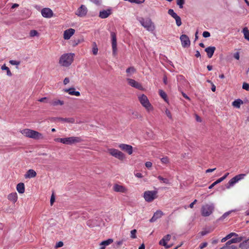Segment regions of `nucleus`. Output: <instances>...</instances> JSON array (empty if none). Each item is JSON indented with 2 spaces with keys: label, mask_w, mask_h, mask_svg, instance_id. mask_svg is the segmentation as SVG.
<instances>
[{
  "label": "nucleus",
  "mask_w": 249,
  "mask_h": 249,
  "mask_svg": "<svg viewBox=\"0 0 249 249\" xmlns=\"http://www.w3.org/2000/svg\"><path fill=\"white\" fill-rule=\"evenodd\" d=\"M20 132L24 136L35 140H42L44 139V136L42 133L30 129H24L20 130Z\"/></svg>",
  "instance_id": "obj_1"
},
{
  "label": "nucleus",
  "mask_w": 249,
  "mask_h": 249,
  "mask_svg": "<svg viewBox=\"0 0 249 249\" xmlns=\"http://www.w3.org/2000/svg\"><path fill=\"white\" fill-rule=\"evenodd\" d=\"M74 54L73 53H67L62 54L59 60V64L63 67L70 66L73 61Z\"/></svg>",
  "instance_id": "obj_2"
},
{
  "label": "nucleus",
  "mask_w": 249,
  "mask_h": 249,
  "mask_svg": "<svg viewBox=\"0 0 249 249\" xmlns=\"http://www.w3.org/2000/svg\"><path fill=\"white\" fill-rule=\"evenodd\" d=\"M214 210L213 204H205L201 208V214L204 217H207L211 215Z\"/></svg>",
  "instance_id": "obj_3"
},
{
  "label": "nucleus",
  "mask_w": 249,
  "mask_h": 249,
  "mask_svg": "<svg viewBox=\"0 0 249 249\" xmlns=\"http://www.w3.org/2000/svg\"><path fill=\"white\" fill-rule=\"evenodd\" d=\"M141 25L149 32H153L155 29V26L152 20L149 18L144 19L141 18L139 20Z\"/></svg>",
  "instance_id": "obj_4"
},
{
  "label": "nucleus",
  "mask_w": 249,
  "mask_h": 249,
  "mask_svg": "<svg viewBox=\"0 0 249 249\" xmlns=\"http://www.w3.org/2000/svg\"><path fill=\"white\" fill-rule=\"evenodd\" d=\"M139 100L142 106L144 107L148 111L152 110L153 107L150 103L147 96L144 94H142L139 96Z\"/></svg>",
  "instance_id": "obj_5"
},
{
  "label": "nucleus",
  "mask_w": 249,
  "mask_h": 249,
  "mask_svg": "<svg viewBox=\"0 0 249 249\" xmlns=\"http://www.w3.org/2000/svg\"><path fill=\"white\" fill-rule=\"evenodd\" d=\"M107 152L110 155L119 159L120 160H123L125 159L124 154L118 149L114 148H109L107 149Z\"/></svg>",
  "instance_id": "obj_6"
},
{
  "label": "nucleus",
  "mask_w": 249,
  "mask_h": 249,
  "mask_svg": "<svg viewBox=\"0 0 249 249\" xmlns=\"http://www.w3.org/2000/svg\"><path fill=\"white\" fill-rule=\"evenodd\" d=\"M157 191H146L143 194V197L146 201L151 202L157 197Z\"/></svg>",
  "instance_id": "obj_7"
},
{
  "label": "nucleus",
  "mask_w": 249,
  "mask_h": 249,
  "mask_svg": "<svg viewBox=\"0 0 249 249\" xmlns=\"http://www.w3.org/2000/svg\"><path fill=\"white\" fill-rule=\"evenodd\" d=\"M246 176L245 174H241L237 175L230 179L226 185L227 189H230L236 183L243 179Z\"/></svg>",
  "instance_id": "obj_8"
},
{
  "label": "nucleus",
  "mask_w": 249,
  "mask_h": 249,
  "mask_svg": "<svg viewBox=\"0 0 249 249\" xmlns=\"http://www.w3.org/2000/svg\"><path fill=\"white\" fill-rule=\"evenodd\" d=\"M82 141V139L79 137H70L64 138L63 143L68 145L81 142Z\"/></svg>",
  "instance_id": "obj_9"
},
{
  "label": "nucleus",
  "mask_w": 249,
  "mask_h": 249,
  "mask_svg": "<svg viewBox=\"0 0 249 249\" xmlns=\"http://www.w3.org/2000/svg\"><path fill=\"white\" fill-rule=\"evenodd\" d=\"M126 81L128 84L132 87L135 88L139 90H142L143 89V88L142 84L134 79L131 78H127Z\"/></svg>",
  "instance_id": "obj_10"
},
{
  "label": "nucleus",
  "mask_w": 249,
  "mask_h": 249,
  "mask_svg": "<svg viewBox=\"0 0 249 249\" xmlns=\"http://www.w3.org/2000/svg\"><path fill=\"white\" fill-rule=\"evenodd\" d=\"M111 37V44H112V52L113 53L115 54L117 51V38H116V34L114 32H111L110 34Z\"/></svg>",
  "instance_id": "obj_11"
},
{
  "label": "nucleus",
  "mask_w": 249,
  "mask_h": 249,
  "mask_svg": "<svg viewBox=\"0 0 249 249\" xmlns=\"http://www.w3.org/2000/svg\"><path fill=\"white\" fill-rule=\"evenodd\" d=\"M87 8L84 5H81L77 10L75 14L78 17H83L87 15Z\"/></svg>",
  "instance_id": "obj_12"
},
{
  "label": "nucleus",
  "mask_w": 249,
  "mask_h": 249,
  "mask_svg": "<svg viewBox=\"0 0 249 249\" xmlns=\"http://www.w3.org/2000/svg\"><path fill=\"white\" fill-rule=\"evenodd\" d=\"M182 46L184 48L189 47L190 45V41L187 36L182 35L180 37Z\"/></svg>",
  "instance_id": "obj_13"
},
{
  "label": "nucleus",
  "mask_w": 249,
  "mask_h": 249,
  "mask_svg": "<svg viewBox=\"0 0 249 249\" xmlns=\"http://www.w3.org/2000/svg\"><path fill=\"white\" fill-rule=\"evenodd\" d=\"M41 13L42 16L46 18H51L53 16V11L49 8H43Z\"/></svg>",
  "instance_id": "obj_14"
},
{
  "label": "nucleus",
  "mask_w": 249,
  "mask_h": 249,
  "mask_svg": "<svg viewBox=\"0 0 249 249\" xmlns=\"http://www.w3.org/2000/svg\"><path fill=\"white\" fill-rule=\"evenodd\" d=\"M119 147L121 150L126 152L129 155H131L133 153V147L130 145L122 143L119 145Z\"/></svg>",
  "instance_id": "obj_15"
},
{
  "label": "nucleus",
  "mask_w": 249,
  "mask_h": 249,
  "mask_svg": "<svg viewBox=\"0 0 249 249\" xmlns=\"http://www.w3.org/2000/svg\"><path fill=\"white\" fill-rule=\"evenodd\" d=\"M75 30L70 28L65 30L64 32L63 37L65 40L69 39L74 34Z\"/></svg>",
  "instance_id": "obj_16"
},
{
  "label": "nucleus",
  "mask_w": 249,
  "mask_h": 249,
  "mask_svg": "<svg viewBox=\"0 0 249 249\" xmlns=\"http://www.w3.org/2000/svg\"><path fill=\"white\" fill-rule=\"evenodd\" d=\"M114 191L116 192L125 193L127 192V189L124 186L118 184H115L113 186Z\"/></svg>",
  "instance_id": "obj_17"
},
{
  "label": "nucleus",
  "mask_w": 249,
  "mask_h": 249,
  "mask_svg": "<svg viewBox=\"0 0 249 249\" xmlns=\"http://www.w3.org/2000/svg\"><path fill=\"white\" fill-rule=\"evenodd\" d=\"M163 215V212L160 210L157 211L154 214L152 217L150 219V222L156 221L158 218H160Z\"/></svg>",
  "instance_id": "obj_18"
},
{
  "label": "nucleus",
  "mask_w": 249,
  "mask_h": 249,
  "mask_svg": "<svg viewBox=\"0 0 249 249\" xmlns=\"http://www.w3.org/2000/svg\"><path fill=\"white\" fill-rule=\"evenodd\" d=\"M111 14V10L107 9L101 11L99 13V17L101 18H106Z\"/></svg>",
  "instance_id": "obj_19"
},
{
  "label": "nucleus",
  "mask_w": 249,
  "mask_h": 249,
  "mask_svg": "<svg viewBox=\"0 0 249 249\" xmlns=\"http://www.w3.org/2000/svg\"><path fill=\"white\" fill-rule=\"evenodd\" d=\"M64 91L66 92H68L71 95H75L76 96H79L80 95V92L75 91L74 88H71L68 89H65L64 90Z\"/></svg>",
  "instance_id": "obj_20"
},
{
  "label": "nucleus",
  "mask_w": 249,
  "mask_h": 249,
  "mask_svg": "<svg viewBox=\"0 0 249 249\" xmlns=\"http://www.w3.org/2000/svg\"><path fill=\"white\" fill-rule=\"evenodd\" d=\"M36 173L33 169H29L27 171L26 173L24 175V177L26 178H30L36 177Z\"/></svg>",
  "instance_id": "obj_21"
},
{
  "label": "nucleus",
  "mask_w": 249,
  "mask_h": 249,
  "mask_svg": "<svg viewBox=\"0 0 249 249\" xmlns=\"http://www.w3.org/2000/svg\"><path fill=\"white\" fill-rule=\"evenodd\" d=\"M215 50V47H208L205 49V51L207 53L208 57L210 58L213 56Z\"/></svg>",
  "instance_id": "obj_22"
},
{
  "label": "nucleus",
  "mask_w": 249,
  "mask_h": 249,
  "mask_svg": "<svg viewBox=\"0 0 249 249\" xmlns=\"http://www.w3.org/2000/svg\"><path fill=\"white\" fill-rule=\"evenodd\" d=\"M113 240L112 239H108L107 240L102 241L100 244V248L99 249H105L106 247L110 245L112 243H113Z\"/></svg>",
  "instance_id": "obj_23"
},
{
  "label": "nucleus",
  "mask_w": 249,
  "mask_h": 249,
  "mask_svg": "<svg viewBox=\"0 0 249 249\" xmlns=\"http://www.w3.org/2000/svg\"><path fill=\"white\" fill-rule=\"evenodd\" d=\"M171 236L170 234H167L164 236L159 242V244L161 246H165L166 243L171 239Z\"/></svg>",
  "instance_id": "obj_24"
},
{
  "label": "nucleus",
  "mask_w": 249,
  "mask_h": 249,
  "mask_svg": "<svg viewBox=\"0 0 249 249\" xmlns=\"http://www.w3.org/2000/svg\"><path fill=\"white\" fill-rule=\"evenodd\" d=\"M243 240V237L240 236L236 237V238H233L229 240L227 243L228 245H232L231 244L233 243H237L241 242Z\"/></svg>",
  "instance_id": "obj_25"
},
{
  "label": "nucleus",
  "mask_w": 249,
  "mask_h": 249,
  "mask_svg": "<svg viewBox=\"0 0 249 249\" xmlns=\"http://www.w3.org/2000/svg\"><path fill=\"white\" fill-rule=\"evenodd\" d=\"M7 198L9 200L15 203L18 200V195L16 192L12 193L8 195Z\"/></svg>",
  "instance_id": "obj_26"
},
{
  "label": "nucleus",
  "mask_w": 249,
  "mask_h": 249,
  "mask_svg": "<svg viewBox=\"0 0 249 249\" xmlns=\"http://www.w3.org/2000/svg\"><path fill=\"white\" fill-rule=\"evenodd\" d=\"M51 105L53 106H57L58 105L62 106L64 105V102L62 100H60L57 99H54L49 102Z\"/></svg>",
  "instance_id": "obj_27"
},
{
  "label": "nucleus",
  "mask_w": 249,
  "mask_h": 249,
  "mask_svg": "<svg viewBox=\"0 0 249 249\" xmlns=\"http://www.w3.org/2000/svg\"><path fill=\"white\" fill-rule=\"evenodd\" d=\"M239 248L241 249H249V238L241 242L239 246Z\"/></svg>",
  "instance_id": "obj_28"
},
{
  "label": "nucleus",
  "mask_w": 249,
  "mask_h": 249,
  "mask_svg": "<svg viewBox=\"0 0 249 249\" xmlns=\"http://www.w3.org/2000/svg\"><path fill=\"white\" fill-rule=\"evenodd\" d=\"M243 103L244 102L241 99H238L232 103V106L237 108H240L241 105L243 104Z\"/></svg>",
  "instance_id": "obj_29"
},
{
  "label": "nucleus",
  "mask_w": 249,
  "mask_h": 249,
  "mask_svg": "<svg viewBox=\"0 0 249 249\" xmlns=\"http://www.w3.org/2000/svg\"><path fill=\"white\" fill-rule=\"evenodd\" d=\"M55 120L58 121H62V122H66L70 123H74V119L72 118H56Z\"/></svg>",
  "instance_id": "obj_30"
},
{
  "label": "nucleus",
  "mask_w": 249,
  "mask_h": 249,
  "mask_svg": "<svg viewBox=\"0 0 249 249\" xmlns=\"http://www.w3.org/2000/svg\"><path fill=\"white\" fill-rule=\"evenodd\" d=\"M17 190L19 194H23L25 192V186L23 183H19L17 185Z\"/></svg>",
  "instance_id": "obj_31"
},
{
  "label": "nucleus",
  "mask_w": 249,
  "mask_h": 249,
  "mask_svg": "<svg viewBox=\"0 0 249 249\" xmlns=\"http://www.w3.org/2000/svg\"><path fill=\"white\" fill-rule=\"evenodd\" d=\"M136 71V70L133 67H130L126 70L127 76H130L132 74L135 73Z\"/></svg>",
  "instance_id": "obj_32"
},
{
  "label": "nucleus",
  "mask_w": 249,
  "mask_h": 249,
  "mask_svg": "<svg viewBox=\"0 0 249 249\" xmlns=\"http://www.w3.org/2000/svg\"><path fill=\"white\" fill-rule=\"evenodd\" d=\"M220 249H237V247L235 245H230L226 242L225 245Z\"/></svg>",
  "instance_id": "obj_33"
},
{
  "label": "nucleus",
  "mask_w": 249,
  "mask_h": 249,
  "mask_svg": "<svg viewBox=\"0 0 249 249\" xmlns=\"http://www.w3.org/2000/svg\"><path fill=\"white\" fill-rule=\"evenodd\" d=\"M243 33L244 34V37L247 40H249V31L247 27H245L243 29Z\"/></svg>",
  "instance_id": "obj_34"
},
{
  "label": "nucleus",
  "mask_w": 249,
  "mask_h": 249,
  "mask_svg": "<svg viewBox=\"0 0 249 249\" xmlns=\"http://www.w3.org/2000/svg\"><path fill=\"white\" fill-rule=\"evenodd\" d=\"M1 69L2 70H5V71H6L7 75L8 76H11L12 75V72H11L10 69L5 64L1 66Z\"/></svg>",
  "instance_id": "obj_35"
},
{
  "label": "nucleus",
  "mask_w": 249,
  "mask_h": 249,
  "mask_svg": "<svg viewBox=\"0 0 249 249\" xmlns=\"http://www.w3.org/2000/svg\"><path fill=\"white\" fill-rule=\"evenodd\" d=\"M159 94L160 96V97L162 98H163L164 100V101H167V94H166V93L164 91H163L161 89H160L159 91Z\"/></svg>",
  "instance_id": "obj_36"
},
{
  "label": "nucleus",
  "mask_w": 249,
  "mask_h": 249,
  "mask_svg": "<svg viewBox=\"0 0 249 249\" xmlns=\"http://www.w3.org/2000/svg\"><path fill=\"white\" fill-rule=\"evenodd\" d=\"M160 160H161V162H162V163L164 164H167L169 163L170 162L169 159L167 156H165V157H162V158H161Z\"/></svg>",
  "instance_id": "obj_37"
},
{
  "label": "nucleus",
  "mask_w": 249,
  "mask_h": 249,
  "mask_svg": "<svg viewBox=\"0 0 249 249\" xmlns=\"http://www.w3.org/2000/svg\"><path fill=\"white\" fill-rule=\"evenodd\" d=\"M39 35L37 31L35 30H31L30 32V36L31 37H34L35 36H38Z\"/></svg>",
  "instance_id": "obj_38"
},
{
  "label": "nucleus",
  "mask_w": 249,
  "mask_h": 249,
  "mask_svg": "<svg viewBox=\"0 0 249 249\" xmlns=\"http://www.w3.org/2000/svg\"><path fill=\"white\" fill-rule=\"evenodd\" d=\"M168 13L171 16L174 18H176V17L178 16V15L174 12L173 9H169L168 11Z\"/></svg>",
  "instance_id": "obj_39"
},
{
  "label": "nucleus",
  "mask_w": 249,
  "mask_h": 249,
  "mask_svg": "<svg viewBox=\"0 0 249 249\" xmlns=\"http://www.w3.org/2000/svg\"><path fill=\"white\" fill-rule=\"evenodd\" d=\"M176 20V24L178 26H180L181 25V20L180 18L178 16L176 17V18H174Z\"/></svg>",
  "instance_id": "obj_40"
},
{
  "label": "nucleus",
  "mask_w": 249,
  "mask_h": 249,
  "mask_svg": "<svg viewBox=\"0 0 249 249\" xmlns=\"http://www.w3.org/2000/svg\"><path fill=\"white\" fill-rule=\"evenodd\" d=\"M158 178L159 180H160L161 181H162L163 182L165 183V184H168L169 183V180L167 178H163V177H162L160 176H158Z\"/></svg>",
  "instance_id": "obj_41"
},
{
  "label": "nucleus",
  "mask_w": 249,
  "mask_h": 249,
  "mask_svg": "<svg viewBox=\"0 0 249 249\" xmlns=\"http://www.w3.org/2000/svg\"><path fill=\"white\" fill-rule=\"evenodd\" d=\"M184 0H177V4L178 5L180 8H183V5L184 4Z\"/></svg>",
  "instance_id": "obj_42"
},
{
  "label": "nucleus",
  "mask_w": 249,
  "mask_h": 249,
  "mask_svg": "<svg viewBox=\"0 0 249 249\" xmlns=\"http://www.w3.org/2000/svg\"><path fill=\"white\" fill-rule=\"evenodd\" d=\"M242 88L247 91H249V84L246 82L243 83Z\"/></svg>",
  "instance_id": "obj_43"
},
{
  "label": "nucleus",
  "mask_w": 249,
  "mask_h": 249,
  "mask_svg": "<svg viewBox=\"0 0 249 249\" xmlns=\"http://www.w3.org/2000/svg\"><path fill=\"white\" fill-rule=\"evenodd\" d=\"M9 63L12 65H17L18 66L20 64V62L16 60H11L9 61Z\"/></svg>",
  "instance_id": "obj_44"
},
{
  "label": "nucleus",
  "mask_w": 249,
  "mask_h": 249,
  "mask_svg": "<svg viewBox=\"0 0 249 249\" xmlns=\"http://www.w3.org/2000/svg\"><path fill=\"white\" fill-rule=\"evenodd\" d=\"M94 46L92 48V53L94 55H96L98 53V48L95 43H94Z\"/></svg>",
  "instance_id": "obj_45"
},
{
  "label": "nucleus",
  "mask_w": 249,
  "mask_h": 249,
  "mask_svg": "<svg viewBox=\"0 0 249 249\" xmlns=\"http://www.w3.org/2000/svg\"><path fill=\"white\" fill-rule=\"evenodd\" d=\"M137 232L136 230L134 229L131 231V237L133 239L136 238V233Z\"/></svg>",
  "instance_id": "obj_46"
},
{
  "label": "nucleus",
  "mask_w": 249,
  "mask_h": 249,
  "mask_svg": "<svg viewBox=\"0 0 249 249\" xmlns=\"http://www.w3.org/2000/svg\"><path fill=\"white\" fill-rule=\"evenodd\" d=\"M229 239L231 238L232 236L237 237L238 235L235 232H231L227 235Z\"/></svg>",
  "instance_id": "obj_47"
},
{
  "label": "nucleus",
  "mask_w": 249,
  "mask_h": 249,
  "mask_svg": "<svg viewBox=\"0 0 249 249\" xmlns=\"http://www.w3.org/2000/svg\"><path fill=\"white\" fill-rule=\"evenodd\" d=\"M165 114L167 115V116L170 118L172 119V114L170 110H169L168 109H166L165 110Z\"/></svg>",
  "instance_id": "obj_48"
},
{
  "label": "nucleus",
  "mask_w": 249,
  "mask_h": 249,
  "mask_svg": "<svg viewBox=\"0 0 249 249\" xmlns=\"http://www.w3.org/2000/svg\"><path fill=\"white\" fill-rule=\"evenodd\" d=\"M63 242L62 241H59L58 243H57L55 245V248H58L62 247L63 246Z\"/></svg>",
  "instance_id": "obj_49"
},
{
  "label": "nucleus",
  "mask_w": 249,
  "mask_h": 249,
  "mask_svg": "<svg viewBox=\"0 0 249 249\" xmlns=\"http://www.w3.org/2000/svg\"><path fill=\"white\" fill-rule=\"evenodd\" d=\"M144 2V0H132V3L141 4Z\"/></svg>",
  "instance_id": "obj_50"
},
{
  "label": "nucleus",
  "mask_w": 249,
  "mask_h": 249,
  "mask_svg": "<svg viewBox=\"0 0 249 249\" xmlns=\"http://www.w3.org/2000/svg\"><path fill=\"white\" fill-rule=\"evenodd\" d=\"M207 245H208V244L207 242L202 243L199 245V248L200 249H203L204 248L206 247L207 246Z\"/></svg>",
  "instance_id": "obj_51"
},
{
  "label": "nucleus",
  "mask_w": 249,
  "mask_h": 249,
  "mask_svg": "<svg viewBox=\"0 0 249 249\" xmlns=\"http://www.w3.org/2000/svg\"><path fill=\"white\" fill-rule=\"evenodd\" d=\"M211 232V231H203L200 232V234H201V236H204Z\"/></svg>",
  "instance_id": "obj_52"
},
{
  "label": "nucleus",
  "mask_w": 249,
  "mask_h": 249,
  "mask_svg": "<svg viewBox=\"0 0 249 249\" xmlns=\"http://www.w3.org/2000/svg\"><path fill=\"white\" fill-rule=\"evenodd\" d=\"M202 35H203V36L204 37H208L210 36V33L208 31H204Z\"/></svg>",
  "instance_id": "obj_53"
},
{
  "label": "nucleus",
  "mask_w": 249,
  "mask_h": 249,
  "mask_svg": "<svg viewBox=\"0 0 249 249\" xmlns=\"http://www.w3.org/2000/svg\"><path fill=\"white\" fill-rule=\"evenodd\" d=\"M145 165L147 168H149L152 167V163L150 161H147L145 162Z\"/></svg>",
  "instance_id": "obj_54"
},
{
  "label": "nucleus",
  "mask_w": 249,
  "mask_h": 249,
  "mask_svg": "<svg viewBox=\"0 0 249 249\" xmlns=\"http://www.w3.org/2000/svg\"><path fill=\"white\" fill-rule=\"evenodd\" d=\"M230 214V212H227L225 213L224 214L222 215V216L221 217V219H225L227 216H228Z\"/></svg>",
  "instance_id": "obj_55"
},
{
  "label": "nucleus",
  "mask_w": 249,
  "mask_h": 249,
  "mask_svg": "<svg viewBox=\"0 0 249 249\" xmlns=\"http://www.w3.org/2000/svg\"><path fill=\"white\" fill-rule=\"evenodd\" d=\"M233 56L236 59L239 60L240 58L239 53L238 52H236L234 54Z\"/></svg>",
  "instance_id": "obj_56"
},
{
  "label": "nucleus",
  "mask_w": 249,
  "mask_h": 249,
  "mask_svg": "<svg viewBox=\"0 0 249 249\" xmlns=\"http://www.w3.org/2000/svg\"><path fill=\"white\" fill-rule=\"evenodd\" d=\"M63 140H64V138H56V139H54V141H55L56 142H61L62 143H63Z\"/></svg>",
  "instance_id": "obj_57"
},
{
  "label": "nucleus",
  "mask_w": 249,
  "mask_h": 249,
  "mask_svg": "<svg viewBox=\"0 0 249 249\" xmlns=\"http://www.w3.org/2000/svg\"><path fill=\"white\" fill-rule=\"evenodd\" d=\"M54 196H53V194L51 196V200H50V203H51V205H52L53 204V203H54Z\"/></svg>",
  "instance_id": "obj_58"
},
{
  "label": "nucleus",
  "mask_w": 249,
  "mask_h": 249,
  "mask_svg": "<svg viewBox=\"0 0 249 249\" xmlns=\"http://www.w3.org/2000/svg\"><path fill=\"white\" fill-rule=\"evenodd\" d=\"M69 82H70L69 78H68V77H66V78L64 79V81H63L64 84V85H67V84H68Z\"/></svg>",
  "instance_id": "obj_59"
},
{
  "label": "nucleus",
  "mask_w": 249,
  "mask_h": 249,
  "mask_svg": "<svg viewBox=\"0 0 249 249\" xmlns=\"http://www.w3.org/2000/svg\"><path fill=\"white\" fill-rule=\"evenodd\" d=\"M92 2L95 3L96 4H99L101 2V0H89Z\"/></svg>",
  "instance_id": "obj_60"
},
{
  "label": "nucleus",
  "mask_w": 249,
  "mask_h": 249,
  "mask_svg": "<svg viewBox=\"0 0 249 249\" xmlns=\"http://www.w3.org/2000/svg\"><path fill=\"white\" fill-rule=\"evenodd\" d=\"M181 94L182 95V96L186 99L188 100H190V98H189V97H188L185 93H184L183 92H181Z\"/></svg>",
  "instance_id": "obj_61"
},
{
  "label": "nucleus",
  "mask_w": 249,
  "mask_h": 249,
  "mask_svg": "<svg viewBox=\"0 0 249 249\" xmlns=\"http://www.w3.org/2000/svg\"><path fill=\"white\" fill-rule=\"evenodd\" d=\"M223 178H222V177L218 178L217 180H216L215 182V183L217 184L220 182H221V181H222L223 180Z\"/></svg>",
  "instance_id": "obj_62"
},
{
  "label": "nucleus",
  "mask_w": 249,
  "mask_h": 249,
  "mask_svg": "<svg viewBox=\"0 0 249 249\" xmlns=\"http://www.w3.org/2000/svg\"><path fill=\"white\" fill-rule=\"evenodd\" d=\"M135 176L139 178H142L143 177V176L140 173H137L135 174Z\"/></svg>",
  "instance_id": "obj_63"
},
{
  "label": "nucleus",
  "mask_w": 249,
  "mask_h": 249,
  "mask_svg": "<svg viewBox=\"0 0 249 249\" xmlns=\"http://www.w3.org/2000/svg\"><path fill=\"white\" fill-rule=\"evenodd\" d=\"M196 119L197 122H201V119L199 116H198L197 114H196Z\"/></svg>",
  "instance_id": "obj_64"
}]
</instances>
